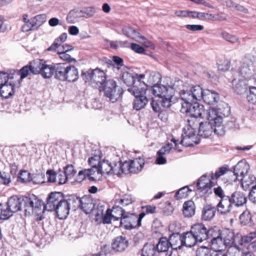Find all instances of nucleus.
I'll return each mask as SVG.
<instances>
[{"mask_svg": "<svg viewBox=\"0 0 256 256\" xmlns=\"http://www.w3.org/2000/svg\"><path fill=\"white\" fill-rule=\"evenodd\" d=\"M230 113V108L224 102H221L215 108L208 109L205 118L208 122H200L198 134L204 138H208L213 132L218 135L224 134L223 118L228 116Z\"/></svg>", "mask_w": 256, "mask_h": 256, "instance_id": "f257e3e1", "label": "nucleus"}, {"mask_svg": "<svg viewBox=\"0 0 256 256\" xmlns=\"http://www.w3.org/2000/svg\"><path fill=\"white\" fill-rule=\"evenodd\" d=\"M201 91L198 86H192L180 91V95L184 101L182 104L181 111L190 116L206 118V113L202 105L200 104L197 101L200 100Z\"/></svg>", "mask_w": 256, "mask_h": 256, "instance_id": "f03ea898", "label": "nucleus"}, {"mask_svg": "<svg viewBox=\"0 0 256 256\" xmlns=\"http://www.w3.org/2000/svg\"><path fill=\"white\" fill-rule=\"evenodd\" d=\"M188 126L183 128V133L182 134V138L180 144L186 146H192L196 144V130L199 127L200 122L197 118L190 116L188 120Z\"/></svg>", "mask_w": 256, "mask_h": 256, "instance_id": "7ed1b4c3", "label": "nucleus"}, {"mask_svg": "<svg viewBox=\"0 0 256 256\" xmlns=\"http://www.w3.org/2000/svg\"><path fill=\"white\" fill-rule=\"evenodd\" d=\"M152 92L164 108L170 107L174 103L173 99L174 90L172 88H168L160 84H154L152 87Z\"/></svg>", "mask_w": 256, "mask_h": 256, "instance_id": "20e7f679", "label": "nucleus"}, {"mask_svg": "<svg viewBox=\"0 0 256 256\" xmlns=\"http://www.w3.org/2000/svg\"><path fill=\"white\" fill-rule=\"evenodd\" d=\"M56 75L54 78L61 81L73 82L78 78V68L74 66L60 64L56 66Z\"/></svg>", "mask_w": 256, "mask_h": 256, "instance_id": "39448f33", "label": "nucleus"}, {"mask_svg": "<svg viewBox=\"0 0 256 256\" xmlns=\"http://www.w3.org/2000/svg\"><path fill=\"white\" fill-rule=\"evenodd\" d=\"M136 84L140 87L134 86L130 88L128 92L135 97L133 102L134 109L139 110L144 108L148 102V99L146 96L148 86L144 82H138Z\"/></svg>", "mask_w": 256, "mask_h": 256, "instance_id": "423d86ee", "label": "nucleus"}, {"mask_svg": "<svg viewBox=\"0 0 256 256\" xmlns=\"http://www.w3.org/2000/svg\"><path fill=\"white\" fill-rule=\"evenodd\" d=\"M60 64H50L42 59L34 60L32 65L33 74H40L44 78H50L54 74L56 75V66Z\"/></svg>", "mask_w": 256, "mask_h": 256, "instance_id": "0eeeda50", "label": "nucleus"}, {"mask_svg": "<svg viewBox=\"0 0 256 256\" xmlns=\"http://www.w3.org/2000/svg\"><path fill=\"white\" fill-rule=\"evenodd\" d=\"M22 198L16 196L10 197L6 202V208L2 209L0 218L2 220H7L18 211H21L22 208Z\"/></svg>", "mask_w": 256, "mask_h": 256, "instance_id": "6e6552de", "label": "nucleus"}, {"mask_svg": "<svg viewBox=\"0 0 256 256\" xmlns=\"http://www.w3.org/2000/svg\"><path fill=\"white\" fill-rule=\"evenodd\" d=\"M22 211L26 216L30 215L32 213L38 214L42 210L44 205L42 200L36 198L34 196L31 197L22 198Z\"/></svg>", "mask_w": 256, "mask_h": 256, "instance_id": "1a4fd4ad", "label": "nucleus"}, {"mask_svg": "<svg viewBox=\"0 0 256 256\" xmlns=\"http://www.w3.org/2000/svg\"><path fill=\"white\" fill-rule=\"evenodd\" d=\"M103 90L105 96L112 102L118 100L122 94V88L117 86L113 80H106L103 86Z\"/></svg>", "mask_w": 256, "mask_h": 256, "instance_id": "9d476101", "label": "nucleus"}, {"mask_svg": "<svg viewBox=\"0 0 256 256\" xmlns=\"http://www.w3.org/2000/svg\"><path fill=\"white\" fill-rule=\"evenodd\" d=\"M214 229H208L202 224L198 223L194 224L191 228L192 232L196 236L199 242L210 238V235H213Z\"/></svg>", "mask_w": 256, "mask_h": 256, "instance_id": "9b49d317", "label": "nucleus"}, {"mask_svg": "<svg viewBox=\"0 0 256 256\" xmlns=\"http://www.w3.org/2000/svg\"><path fill=\"white\" fill-rule=\"evenodd\" d=\"M120 226L126 230H131L138 227L137 215L130 213L124 215L120 220Z\"/></svg>", "mask_w": 256, "mask_h": 256, "instance_id": "f8f14e48", "label": "nucleus"}, {"mask_svg": "<svg viewBox=\"0 0 256 256\" xmlns=\"http://www.w3.org/2000/svg\"><path fill=\"white\" fill-rule=\"evenodd\" d=\"M213 185L211 180L206 174L202 176L198 180L196 188L202 194H212V188Z\"/></svg>", "mask_w": 256, "mask_h": 256, "instance_id": "ddd939ff", "label": "nucleus"}, {"mask_svg": "<svg viewBox=\"0 0 256 256\" xmlns=\"http://www.w3.org/2000/svg\"><path fill=\"white\" fill-rule=\"evenodd\" d=\"M194 86H198L200 88L202 95L200 100H203L206 103L208 104H214L219 100V95L214 91L209 90H204L198 85H196Z\"/></svg>", "mask_w": 256, "mask_h": 256, "instance_id": "4468645a", "label": "nucleus"}, {"mask_svg": "<svg viewBox=\"0 0 256 256\" xmlns=\"http://www.w3.org/2000/svg\"><path fill=\"white\" fill-rule=\"evenodd\" d=\"M62 200L60 192H51L47 198L46 204L43 206V209L48 211H54Z\"/></svg>", "mask_w": 256, "mask_h": 256, "instance_id": "2eb2a0df", "label": "nucleus"}, {"mask_svg": "<svg viewBox=\"0 0 256 256\" xmlns=\"http://www.w3.org/2000/svg\"><path fill=\"white\" fill-rule=\"evenodd\" d=\"M250 169V166L246 160H244L238 162L234 168V173L236 177L234 181L239 180V179L246 176Z\"/></svg>", "mask_w": 256, "mask_h": 256, "instance_id": "dca6fc26", "label": "nucleus"}, {"mask_svg": "<svg viewBox=\"0 0 256 256\" xmlns=\"http://www.w3.org/2000/svg\"><path fill=\"white\" fill-rule=\"evenodd\" d=\"M253 64V57L246 56L242 62L239 69V72L244 78L252 74L251 67Z\"/></svg>", "mask_w": 256, "mask_h": 256, "instance_id": "f3484780", "label": "nucleus"}, {"mask_svg": "<svg viewBox=\"0 0 256 256\" xmlns=\"http://www.w3.org/2000/svg\"><path fill=\"white\" fill-rule=\"evenodd\" d=\"M213 235H210L211 246L214 250H223L226 248L224 242L219 232L213 230Z\"/></svg>", "mask_w": 256, "mask_h": 256, "instance_id": "a211bd4d", "label": "nucleus"}, {"mask_svg": "<svg viewBox=\"0 0 256 256\" xmlns=\"http://www.w3.org/2000/svg\"><path fill=\"white\" fill-rule=\"evenodd\" d=\"M232 208V204L229 196H224L216 205L218 211L224 214L230 212Z\"/></svg>", "mask_w": 256, "mask_h": 256, "instance_id": "6ab92c4d", "label": "nucleus"}, {"mask_svg": "<svg viewBox=\"0 0 256 256\" xmlns=\"http://www.w3.org/2000/svg\"><path fill=\"white\" fill-rule=\"evenodd\" d=\"M94 160V158H90L88 159L89 164L92 166L90 168H88V178L90 181H97L100 180L102 174L98 166H96V164L92 163V160Z\"/></svg>", "mask_w": 256, "mask_h": 256, "instance_id": "aec40b11", "label": "nucleus"}, {"mask_svg": "<svg viewBox=\"0 0 256 256\" xmlns=\"http://www.w3.org/2000/svg\"><path fill=\"white\" fill-rule=\"evenodd\" d=\"M54 211L56 212L58 218L62 220L66 218L69 214L70 208L66 200L62 199Z\"/></svg>", "mask_w": 256, "mask_h": 256, "instance_id": "412c9836", "label": "nucleus"}, {"mask_svg": "<svg viewBox=\"0 0 256 256\" xmlns=\"http://www.w3.org/2000/svg\"><path fill=\"white\" fill-rule=\"evenodd\" d=\"M242 188L246 190L250 188H256V178L252 175H246L239 179Z\"/></svg>", "mask_w": 256, "mask_h": 256, "instance_id": "4be33fe9", "label": "nucleus"}, {"mask_svg": "<svg viewBox=\"0 0 256 256\" xmlns=\"http://www.w3.org/2000/svg\"><path fill=\"white\" fill-rule=\"evenodd\" d=\"M128 244V240L122 236L116 238L112 243V248L117 252H122L126 250Z\"/></svg>", "mask_w": 256, "mask_h": 256, "instance_id": "5701e85b", "label": "nucleus"}, {"mask_svg": "<svg viewBox=\"0 0 256 256\" xmlns=\"http://www.w3.org/2000/svg\"><path fill=\"white\" fill-rule=\"evenodd\" d=\"M94 206L92 200L90 196H84L80 198V208L86 214H90Z\"/></svg>", "mask_w": 256, "mask_h": 256, "instance_id": "b1692460", "label": "nucleus"}, {"mask_svg": "<svg viewBox=\"0 0 256 256\" xmlns=\"http://www.w3.org/2000/svg\"><path fill=\"white\" fill-rule=\"evenodd\" d=\"M112 158V156H108L106 159L101 160L98 162V168L102 174H106L110 175L112 170V161L110 158Z\"/></svg>", "mask_w": 256, "mask_h": 256, "instance_id": "393cba45", "label": "nucleus"}, {"mask_svg": "<svg viewBox=\"0 0 256 256\" xmlns=\"http://www.w3.org/2000/svg\"><path fill=\"white\" fill-rule=\"evenodd\" d=\"M93 78L92 80V84H96L95 86L100 87L102 85H104L106 81V74L104 72L98 68L94 70L93 74Z\"/></svg>", "mask_w": 256, "mask_h": 256, "instance_id": "a878e982", "label": "nucleus"}, {"mask_svg": "<svg viewBox=\"0 0 256 256\" xmlns=\"http://www.w3.org/2000/svg\"><path fill=\"white\" fill-rule=\"evenodd\" d=\"M232 204L240 206L246 202L247 200L244 194L240 192H235L230 196Z\"/></svg>", "mask_w": 256, "mask_h": 256, "instance_id": "bb28decb", "label": "nucleus"}, {"mask_svg": "<svg viewBox=\"0 0 256 256\" xmlns=\"http://www.w3.org/2000/svg\"><path fill=\"white\" fill-rule=\"evenodd\" d=\"M182 236L178 233H173L168 238L169 242L170 244L171 248L174 250L180 249L182 246H184L183 242H182Z\"/></svg>", "mask_w": 256, "mask_h": 256, "instance_id": "cd10ccee", "label": "nucleus"}, {"mask_svg": "<svg viewBox=\"0 0 256 256\" xmlns=\"http://www.w3.org/2000/svg\"><path fill=\"white\" fill-rule=\"evenodd\" d=\"M14 81L8 82V83L0 86V94L5 98H8L14 93Z\"/></svg>", "mask_w": 256, "mask_h": 256, "instance_id": "c85d7f7f", "label": "nucleus"}, {"mask_svg": "<svg viewBox=\"0 0 256 256\" xmlns=\"http://www.w3.org/2000/svg\"><path fill=\"white\" fill-rule=\"evenodd\" d=\"M110 160L112 161V170L110 175L120 176L122 173L121 162H120V158L117 155H112V158H110Z\"/></svg>", "mask_w": 256, "mask_h": 256, "instance_id": "c756f323", "label": "nucleus"}, {"mask_svg": "<svg viewBox=\"0 0 256 256\" xmlns=\"http://www.w3.org/2000/svg\"><path fill=\"white\" fill-rule=\"evenodd\" d=\"M122 79L124 82L128 86V91L130 88H134V86L140 87L139 85L136 84L138 82H144L139 80H136V77L128 72H124L122 76Z\"/></svg>", "mask_w": 256, "mask_h": 256, "instance_id": "7c9ffc66", "label": "nucleus"}, {"mask_svg": "<svg viewBox=\"0 0 256 256\" xmlns=\"http://www.w3.org/2000/svg\"><path fill=\"white\" fill-rule=\"evenodd\" d=\"M226 246L230 248L234 242V233L228 229H225L220 232Z\"/></svg>", "mask_w": 256, "mask_h": 256, "instance_id": "2f4dec72", "label": "nucleus"}, {"mask_svg": "<svg viewBox=\"0 0 256 256\" xmlns=\"http://www.w3.org/2000/svg\"><path fill=\"white\" fill-rule=\"evenodd\" d=\"M216 212V208L211 204L205 206L202 210V218L206 221L212 219Z\"/></svg>", "mask_w": 256, "mask_h": 256, "instance_id": "473e14b6", "label": "nucleus"}, {"mask_svg": "<svg viewBox=\"0 0 256 256\" xmlns=\"http://www.w3.org/2000/svg\"><path fill=\"white\" fill-rule=\"evenodd\" d=\"M182 236V242H183L184 246L191 248L198 242L194 234L192 232L191 230L190 232L184 234Z\"/></svg>", "mask_w": 256, "mask_h": 256, "instance_id": "72a5a7b5", "label": "nucleus"}, {"mask_svg": "<svg viewBox=\"0 0 256 256\" xmlns=\"http://www.w3.org/2000/svg\"><path fill=\"white\" fill-rule=\"evenodd\" d=\"M131 167V173L137 174L140 172L144 164V160L142 158L139 157L134 160H130Z\"/></svg>", "mask_w": 256, "mask_h": 256, "instance_id": "f704fd0d", "label": "nucleus"}, {"mask_svg": "<svg viewBox=\"0 0 256 256\" xmlns=\"http://www.w3.org/2000/svg\"><path fill=\"white\" fill-rule=\"evenodd\" d=\"M195 204L192 200L186 202L183 204V214L186 217L190 218L195 214Z\"/></svg>", "mask_w": 256, "mask_h": 256, "instance_id": "c9c22d12", "label": "nucleus"}, {"mask_svg": "<svg viewBox=\"0 0 256 256\" xmlns=\"http://www.w3.org/2000/svg\"><path fill=\"white\" fill-rule=\"evenodd\" d=\"M171 248L170 244L166 238H161L156 244V251L158 253L168 252Z\"/></svg>", "mask_w": 256, "mask_h": 256, "instance_id": "e433bc0d", "label": "nucleus"}, {"mask_svg": "<svg viewBox=\"0 0 256 256\" xmlns=\"http://www.w3.org/2000/svg\"><path fill=\"white\" fill-rule=\"evenodd\" d=\"M84 16L82 12L79 10H70L66 17L68 22L74 24L78 20V19Z\"/></svg>", "mask_w": 256, "mask_h": 256, "instance_id": "4c0bfd02", "label": "nucleus"}, {"mask_svg": "<svg viewBox=\"0 0 256 256\" xmlns=\"http://www.w3.org/2000/svg\"><path fill=\"white\" fill-rule=\"evenodd\" d=\"M142 256H158L155 246L152 244H147L142 250Z\"/></svg>", "mask_w": 256, "mask_h": 256, "instance_id": "58836bf2", "label": "nucleus"}, {"mask_svg": "<svg viewBox=\"0 0 256 256\" xmlns=\"http://www.w3.org/2000/svg\"><path fill=\"white\" fill-rule=\"evenodd\" d=\"M122 32L125 36L134 40L137 41L140 38V34L131 27H124Z\"/></svg>", "mask_w": 256, "mask_h": 256, "instance_id": "ea45409f", "label": "nucleus"}, {"mask_svg": "<svg viewBox=\"0 0 256 256\" xmlns=\"http://www.w3.org/2000/svg\"><path fill=\"white\" fill-rule=\"evenodd\" d=\"M111 216L113 218L114 220H118L120 219L124 215V210L120 206H114L112 210H110Z\"/></svg>", "mask_w": 256, "mask_h": 256, "instance_id": "a19ab883", "label": "nucleus"}, {"mask_svg": "<svg viewBox=\"0 0 256 256\" xmlns=\"http://www.w3.org/2000/svg\"><path fill=\"white\" fill-rule=\"evenodd\" d=\"M66 200L68 202L70 210L72 208V210H75L76 208H80V198L72 196L70 198H69Z\"/></svg>", "mask_w": 256, "mask_h": 256, "instance_id": "79ce46f5", "label": "nucleus"}, {"mask_svg": "<svg viewBox=\"0 0 256 256\" xmlns=\"http://www.w3.org/2000/svg\"><path fill=\"white\" fill-rule=\"evenodd\" d=\"M252 217L250 211L244 210L240 216V224L246 226L251 224Z\"/></svg>", "mask_w": 256, "mask_h": 256, "instance_id": "37998d69", "label": "nucleus"}, {"mask_svg": "<svg viewBox=\"0 0 256 256\" xmlns=\"http://www.w3.org/2000/svg\"><path fill=\"white\" fill-rule=\"evenodd\" d=\"M31 19L36 29L46 22V16L45 14H39L31 18Z\"/></svg>", "mask_w": 256, "mask_h": 256, "instance_id": "c03bdc74", "label": "nucleus"}, {"mask_svg": "<svg viewBox=\"0 0 256 256\" xmlns=\"http://www.w3.org/2000/svg\"><path fill=\"white\" fill-rule=\"evenodd\" d=\"M232 84L234 88L238 93H240L244 90V84L243 80H240L234 79L232 81Z\"/></svg>", "mask_w": 256, "mask_h": 256, "instance_id": "a18cd8bd", "label": "nucleus"}, {"mask_svg": "<svg viewBox=\"0 0 256 256\" xmlns=\"http://www.w3.org/2000/svg\"><path fill=\"white\" fill-rule=\"evenodd\" d=\"M222 38L234 44L236 42L240 43V42L238 38L235 36L232 35L226 32H222L221 34Z\"/></svg>", "mask_w": 256, "mask_h": 256, "instance_id": "49530a36", "label": "nucleus"}, {"mask_svg": "<svg viewBox=\"0 0 256 256\" xmlns=\"http://www.w3.org/2000/svg\"><path fill=\"white\" fill-rule=\"evenodd\" d=\"M228 170L227 166L220 168L214 174L212 172L210 175L212 180H216L220 176L224 175Z\"/></svg>", "mask_w": 256, "mask_h": 256, "instance_id": "de8ad7c7", "label": "nucleus"}, {"mask_svg": "<svg viewBox=\"0 0 256 256\" xmlns=\"http://www.w3.org/2000/svg\"><path fill=\"white\" fill-rule=\"evenodd\" d=\"M192 191V190H190L188 186H185L181 188L176 192L175 196L177 199H182L186 197L188 193Z\"/></svg>", "mask_w": 256, "mask_h": 256, "instance_id": "09e8293b", "label": "nucleus"}, {"mask_svg": "<svg viewBox=\"0 0 256 256\" xmlns=\"http://www.w3.org/2000/svg\"><path fill=\"white\" fill-rule=\"evenodd\" d=\"M248 101L256 105V87H250L249 93L247 96Z\"/></svg>", "mask_w": 256, "mask_h": 256, "instance_id": "8fccbe9b", "label": "nucleus"}, {"mask_svg": "<svg viewBox=\"0 0 256 256\" xmlns=\"http://www.w3.org/2000/svg\"><path fill=\"white\" fill-rule=\"evenodd\" d=\"M13 77L10 76L8 73L6 72H0V86L2 84L8 83V82H12Z\"/></svg>", "mask_w": 256, "mask_h": 256, "instance_id": "3c124183", "label": "nucleus"}, {"mask_svg": "<svg viewBox=\"0 0 256 256\" xmlns=\"http://www.w3.org/2000/svg\"><path fill=\"white\" fill-rule=\"evenodd\" d=\"M57 52L59 55L60 58L63 60L72 62H76V60L71 57L70 55L68 54V52H60V50H57Z\"/></svg>", "mask_w": 256, "mask_h": 256, "instance_id": "603ef678", "label": "nucleus"}, {"mask_svg": "<svg viewBox=\"0 0 256 256\" xmlns=\"http://www.w3.org/2000/svg\"><path fill=\"white\" fill-rule=\"evenodd\" d=\"M32 65V62H30L29 66H24L20 69V74L21 78H26L29 74L30 72L33 74Z\"/></svg>", "mask_w": 256, "mask_h": 256, "instance_id": "864d4df0", "label": "nucleus"}, {"mask_svg": "<svg viewBox=\"0 0 256 256\" xmlns=\"http://www.w3.org/2000/svg\"><path fill=\"white\" fill-rule=\"evenodd\" d=\"M210 250L206 246L198 248L196 251V256H211Z\"/></svg>", "mask_w": 256, "mask_h": 256, "instance_id": "5fc2aeb1", "label": "nucleus"}, {"mask_svg": "<svg viewBox=\"0 0 256 256\" xmlns=\"http://www.w3.org/2000/svg\"><path fill=\"white\" fill-rule=\"evenodd\" d=\"M64 173L68 178H72L74 177L76 172L74 169L72 164L67 165L64 168Z\"/></svg>", "mask_w": 256, "mask_h": 256, "instance_id": "6e6d98bb", "label": "nucleus"}, {"mask_svg": "<svg viewBox=\"0 0 256 256\" xmlns=\"http://www.w3.org/2000/svg\"><path fill=\"white\" fill-rule=\"evenodd\" d=\"M134 202V200L130 195L125 194L119 200L118 203L123 206H126L132 204Z\"/></svg>", "mask_w": 256, "mask_h": 256, "instance_id": "4d7b16f0", "label": "nucleus"}, {"mask_svg": "<svg viewBox=\"0 0 256 256\" xmlns=\"http://www.w3.org/2000/svg\"><path fill=\"white\" fill-rule=\"evenodd\" d=\"M197 18L200 20H216L215 16L212 14H209L208 13L197 12Z\"/></svg>", "mask_w": 256, "mask_h": 256, "instance_id": "13d9d810", "label": "nucleus"}, {"mask_svg": "<svg viewBox=\"0 0 256 256\" xmlns=\"http://www.w3.org/2000/svg\"><path fill=\"white\" fill-rule=\"evenodd\" d=\"M112 62H114L116 66H114V64H110L114 70H119L122 66H123V60L120 57L118 56H114L112 58Z\"/></svg>", "mask_w": 256, "mask_h": 256, "instance_id": "bf43d9fd", "label": "nucleus"}, {"mask_svg": "<svg viewBox=\"0 0 256 256\" xmlns=\"http://www.w3.org/2000/svg\"><path fill=\"white\" fill-rule=\"evenodd\" d=\"M68 178L66 176L64 172H60L57 173L56 184H62L67 182Z\"/></svg>", "mask_w": 256, "mask_h": 256, "instance_id": "052dcab7", "label": "nucleus"}, {"mask_svg": "<svg viewBox=\"0 0 256 256\" xmlns=\"http://www.w3.org/2000/svg\"><path fill=\"white\" fill-rule=\"evenodd\" d=\"M36 30L32 22V20L30 18L28 22H25L22 26V30L24 32H28L30 30Z\"/></svg>", "mask_w": 256, "mask_h": 256, "instance_id": "680f3d73", "label": "nucleus"}, {"mask_svg": "<svg viewBox=\"0 0 256 256\" xmlns=\"http://www.w3.org/2000/svg\"><path fill=\"white\" fill-rule=\"evenodd\" d=\"M172 148V145L171 144H168L166 146H162L157 152V155H160L164 156L165 154H168L170 150Z\"/></svg>", "mask_w": 256, "mask_h": 256, "instance_id": "e2e57ef3", "label": "nucleus"}, {"mask_svg": "<svg viewBox=\"0 0 256 256\" xmlns=\"http://www.w3.org/2000/svg\"><path fill=\"white\" fill-rule=\"evenodd\" d=\"M88 171L87 169H84L80 170L76 177V180L78 182H80L84 180L86 177H88Z\"/></svg>", "mask_w": 256, "mask_h": 256, "instance_id": "0e129e2a", "label": "nucleus"}, {"mask_svg": "<svg viewBox=\"0 0 256 256\" xmlns=\"http://www.w3.org/2000/svg\"><path fill=\"white\" fill-rule=\"evenodd\" d=\"M94 73V70L86 72H82V77L84 80H85L86 82H90L92 84V80L93 78Z\"/></svg>", "mask_w": 256, "mask_h": 256, "instance_id": "69168bd1", "label": "nucleus"}, {"mask_svg": "<svg viewBox=\"0 0 256 256\" xmlns=\"http://www.w3.org/2000/svg\"><path fill=\"white\" fill-rule=\"evenodd\" d=\"M19 178L23 182H26L32 180L30 174L26 170L22 171L20 174Z\"/></svg>", "mask_w": 256, "mask_h": 256, "instance_id": "338daca9", "label": "nucleus"}, {"mask_svg": "<svg viewBox=\"0 0 256 256\" xmlns=\"http://www.w3.org/2000/svg\"><path fill=\"white\" fill-rule=\"evenodd\" d=\"M122 173L128 174L131 172L130 164L129 161H125L124 163H121Z\"/></svg>", "mask_w": 256, "mask_h": 256, "instance_id": "774afa93", "label": "nucleus"}]
</instances>
